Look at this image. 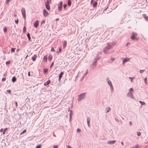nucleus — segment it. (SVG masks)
I'll return each mask as SVG.
<instances>
[{"label":"nucleus","instance_id":"de8ad7c7","mask_svg":"<svg viewBox=\"0 0 148 148\" xmlns=\"http://www.w3.org/2000/svg\"><path fill=\"white\" fill-rule=\"evenodd\" d=\"M51 51H53L54 52L55 51V50L54 49V48L53 47H52L51 48Z\"/></svg>","mask_w":148,"mask_h":148},{"label":"nucleus","instance_id":"338daca9","mask_svg":"<svg viewBox=\"0 0 148 148\" xmlns=\"http://www.w3.org/2000/svg\"><path fill=\"white\" fill-rule=\"evenodd\" d=\"M61 51V48H60L59 49V51L60 52Z\"/></svg>","mask_w":148,"mask_h":148},{"label":"nucleus","instance_id":"5fc2aeb1","mask_svg":"<svg viewBox=\"0 0 148 148\" xmlns=\"http://www.w3.org/2000/svg\"><path fill=\"white\" fill-rule=\"evenodd\" d=\"M144 70H140V73H142V72H143V71H144Z\"/></svg>","mask_w":148,"mask_h":148},{"label":"nucleus","instance_id":"a18cd8bd","mask_svg":"<svg viewBox=\"0 0 148 148\" xmlns=\"http://www.w3.org/2000/svg\"><path fill=\"white\" fill-rule=\"evenodd\" d=\"M147 78H146L145 79H144V81H145V84H147Z\"/></svg>","mask_w":148,"mask_h":148},{"label":"nucleus","instance_id":"72a5a7b5","mask_svg":"<svg viewBox=\"0 0 148 148\" xmlns=\"http://www.w3.org/2000/svg\"><path fill=\"white\" fill-rule=\"evenodd\" d=\"M26 32V27L24 26L23 27V32Z\"/></svg>","mask_w":148,"mask_h":148},{"label":"nucleus","instance_id":"c03bdc74","mask_svg":"<svg viewBox=\"0 0 148 148\" xmlns=\"http://www.w3.org/2000/svg\"><path fill=\"white\" fill-rule=\"evenodd\" d=\"M141 135V133L140 132H138L137 133V135L138 136H140Z\"/></svg>","mask_w":148,"mask_h":148},{"label":"nucleus","instance_id":"dca6fc26","mask_svg":"<svg viewBox=\"0 0 148 148\" xmlns=\"http://www.w3.org/2000/svg\"><path fill=\"white\" fill-rule=\"evenodd\" d=\"M50 82V80H48L47 82H45L44 84V85L46 86L48 85Z\"/></svg>","mask_w":148,"mask_h":148},{"label":"nucleus","instance_id":"8fccbe9b","mask_svg":"<svg viewBox=\"0 0 148 148\" xmlns=\"http://www.w3.org/2000/svg\"><path fill=\"white\" fill-rule=\"evenodd\" d=\"M91 67L92 69H94L95 67H94V65L93 64H92V65L91 66Z\"/></svg>","mask_w":148,"mask_h":148},{"label":"nucleus","instance_id":"e2e57ef3","mask_svg":"<svg viewBox=\"0 0 148 148\" xmlns=\"http://www.w3.org/2000/svg\"><path fill=\"white\" fill-rule=\"evenodd\" d=\"M3 131V129H2V128L1 129V130H0V132H2Z\"/></svg>","mask_w":148,"mask_h":148},{"label":"nucleus","instance_id":"0e129e2a","mask_svg":"<svg viewBox=\"0 0 148 148\" xmlns=\"http://www.w3.org/2000/svg\"><path fill=\"white\" fill-rule=\"evenodd\" d=\"M93 0H91V3L92 4V3H93Z\"/></svg>","mask_w":148,"mask_h":148},{"label":"nucleus","instance_id":"7c9ffc66","mask_svg":"<svg viewBox=\"0 0 148 148\" xmlns=\"http://www.w3.org/2000/svg\"><path fill=\"white\" fill-rule=\"evenodd\" d=\"M110 86L112 90V92H113L114 91V88L112 85H111Z\"/></svg>","mask_w":148,"mask_h":148},{"label":"nucleus","instance_id":"ddd939ff","mask_svg":"<svg viewBox=\"0 0 148 148\" xmlns=\"http://www.w3.org/2000/svg\"><path fill=\"white\" fill-rule=\"evenodd\" d=\"M64 73L63 72H62L60 73L59 74V81H60V80L61 79V78H62V76L63 75Z\"/></svg>","mask_w":148,"mask_h":148},{"label":"nucleus","instance_id":"052dcab7","mask_svg":"<svg viewBox=\"0 0 148 148\" xmlns=\"http://www.w3.org/2000/svg\"><path fill=\"white\" fill-rule=\"evenodd\" d=\"M95 60L94 61V63H95L96 64V63H97V60L96 59H95Z\"/></svg>","mask_w":148,"mask_h":148},{"label":"nucleus","instance_id":"39448f33","mask_svg":"<svg viewBox=\"0 0 148 148\" xmlns=\"http://www.w3.org/2000/svg\"><path fill=\"white\" fill-rule=\"evenodd\" d=\"M62 1H60L58 5V9L59 11H61L62 10Z\"/></svg>","mask_w":148,"mask_h":148},{"label":"nucleus","instance_id":"13d9d810","mask_svg":"<svg viewBox=\"0 0 148 148\" xmlns=\"http://www.w3.org/2000/svg\"><path fill=\"white\" fill-rule=\"evenodd\" d=\"M7 91L10 93H11L10 90H7Z\"/></svg>","mask_w":148,"mask_h":148},{"label":"nucleus","instance_id":"423d86ee","mask_svg":"<svg viewBox=\"0 0 148 148\" xmlns=\"http://www.w3.org/2000/svg\"><path fill=\"white\" fill-rule=\"evenodd\" d=\"M137 34L136 33L132 32V36L131 37L132 39L134 40L135 38L137 36Z\"/></svg>","mask_w":148,"mask_h":148},{"label":"nucleus","instance_id":"864d4df0","mask_svg":"<svg viewBox=\"0 0 148 148\" xmlns=\"http://www.w3.org/2000/svg\"><path fill=\"white\" fill-rule=\"evenodd\" d=\"M58 148V146L56 145H54L53 146V148Z\"/></svg>","mask_w":148,"mask_h":148},{"label":"nucleus","instance_id":"412c9836","mask_svg":"<svg viewBox=\"0 0 148 148\" xmlns=\"http://www.w3.org/2000/svg\"><path fill=\"white\" fill-rule=\"evenodd\" d=\"M67 5L69 6H70L71 5V0H68Z\"/></svg>","mask_w":148,"mask_h":148},{"label":"nucleus","instance_id":"9d476101","mask_svg":"<svg viewBox=\"0 0 148 148\" xmlns=\"http://www.w3.org/2000/svg\"><path fill=\"white\" fill-rule=\"evenodd\" d=\"M106 81L108 82V83L110 86L112 85L111 81L109 79L108 77H107L106 79Z\"/></svg>","mask_w":148,"mask_h":148},{"label":"nucleus","instance_id":"c9c22d12","mask_svg":"<svg viewBox=\"0 0 148 148\" xmlns=\"http://www.w3.org/2000/svg\"><path fill=\"white\" fill-rule=\"evenodd\" d=\"M26 132V130H24L23 131L21 132V133H20V134H22L23 133H25V132Z\"/></svg>","mask_w":148,"mask_h":148},{"label":"nucleus","instance_id":"6e6d98bb","mask_svg":"<svg viewBox=\"0 0 148 148\" xmlns=\"http://www.w3.org/2000/svg\"><path fill=\"white\" fill-rule=\"evenodd\" d=\"M28 75L29 76H30V72L29 71L28 72Z\"/></svg>","mask_w":148,"mask_h":148},{"label":"nucleus","instance_id":"603ef678","mask_svg":"<svg viewBox=\"0 0 148 148\" xmlns=\"http://www.w3.org/2000/svg\"><path fill=\"white\" fill-rule=\"evenodd\" d=\"M129 125L130 126H132V123L131 121L130 122Z\"/></svg>","mask_w":148,"mask_h":148},{"label":"nucleus","instance_id":"f704fd0d","mask_svg":"<svg viewBox=\"0 0 148 148\" xmlns=\"http://www.w3.org/2000/svg\"><path fill=\"white\" fill-rule=\"evenodd\" d=\"M41 145H37L36 147V148H40L41 147Z\"/></svg>","mask_w":148,"mask_h":148},{"label":"nucleus","instance_id":"6e6552de","mask_svg":"<svg viewBox=\"0 0 148 148\" xmlns=\"http://www.w3.org/2000/svg\"><path fill=\"white\" fill-rule=\"evenodd\" d=\"M130 59L128 58H124L123 62V64H124L126 62L129 61Z\"/></svg>","mask_w":148,"mask_h":148},{"label":"nucleus","instance_id":"3c124183","mask_svg":"<svg viewBox=\"0 0 148 148\" xmlns=\"http://www.w3.org/2000/svg\"><path fill=\"white\" fill-rule=\"evenodd\" d=\"M80 129H79V128H78L77 130V132H80Z\"/></svg>","mask_w":148,"mask_h":148},{"label":"nucleus","instance_id":"a19ab883","mask_svg":"<svg viewBox=\"0 0 148 148\" xmlns=\"http://www.w3.org/2000/svg\"><path fill=\"white\" fill-rule=\"evenodd\" d=\"M48 71L47 69H44V72L45 73H46Z\"/></svg>","mask_w":148,"mask_h":148},{"label":"nucleus","instance_id":"4c0bfd02","mask_svg":"<svg viewBox=\"0 0 148 148\" xmlns=\"http://www.w3.org/2000/svg\"><path fill=\"white\" fill-rule=\"evenodd\" d=\"M47 59V58L45 56H44L43 58V60H45V61H46Z\"/></svg>","mask_w":148,"mask_h":148},{"label":"nucleus","instance_id":"9b49d317","mask_svg":"<svg viewBox=\"0 0 148 148\" xmlns=\"http://www.w3.org/2000/svg\"><path fill=\"white\" fill-rule=\"evenodd\" d=\"M90 119L89 117H88L87 119V123L88 126L89 127H90Z\"/></svg>","mask_w":148,"mask_h":148},{"label":"nucleus","instance_id":"0eeeda50","mask_svg":"<svg viewBox=\"0 0 148 148\" xmlns=\"http://www.w3.org/2000/svg\"><path fill=\"white\" fill-rule=\"evenodd\" d=\"M116 141V140H109L107 142V144H114Z\"/></svg>","mask_w":148,"mask_h":148},{"label":"nucleus","instance_id":"bf43d9fd","mask_svg":"<svg viewBox=\"0 0 148 148\" xmlns=\"http://www.w3.org/2000/svg\"><path fill=\"white\" fill-rule=\"evenodd\" d=\"M15 105L17 107V103L16 101H15Z\"/></svg>","mask_w":148,"mask_h":148},{"label":"nucleus","instance_id":"7ed1b4c3","mask_svg":"<svg viewBox=\"0 0 148 148\" xmlns=\"http://www.w3.org/2000/svg\"><path fill=\"white\" fill-rule=\"evenodd\" d=\"M51 2V0H47L46 2L45 3V5L47 10H49L50 9V6L49 5Z\"/></svg>","mask_w":148,"mask_h":148},{"label":"nucleus","instance_id":"c756f323","mask_svg":"<svg viewBox=\"0 0 148 148\" xmlns=\"http://www.w3.org/2000/svg\"><path fill=\"white\" fill-rule=\"evenodd\" d=\"M3 30L5 33L7 31V28L6 27H4Z\"/></svg>","mask_w":148,"mask_h":148},{"label":"nucleus","instance_id":"e433bc0d","mask_svg":"<svg viewBox=\"0 0 148 148\" xmlns=\"http://www.w3.org/2000/svg\"><path fill=\"white\" fill-rule=\"evenodd\" d=\"M10 63V61H7L6 62V64L7 65L8 64H9Z\"/></svg>","mask_w":148,"mask_h":148},{"label":"nucleus","instance_id":"aec40b11","mask_svg":"<svg viewBox=\"0 0 148 148\" xmlns=\"http://www.w3.org/2000/svg\"><path fill=\"white\" fill-rule=\"evenodd\" d=\"M16 79L15 76L13 77L12 79V81L13 82H15L16 81Z\"/></svg>","mask_w":148,"mask_h":148},{"label":"nucleus","instance_id":"09e8293b","mask_svg":"<svg viewBox=\"0 0 148 148\" xmlns=\"http://www.w3.org/2000/svg\"><path fill=\"white\" fill-rule=\"evenodd\" d=\"M54 65V62H53L51 64V66H50V67L51 68L53 65Z\"/></svg>","mask_w":148,"mask_h":148},{"label":"nucleus","instance_id":"5701e85b","mask_svg":"<svg viewBox=\"0 0 148 148\" xmlns=\"http://www.w3.org/2000/svg\"><path fill=\"white\" fill-rule=\"evenodd\" d=\"M88 73V69H87L86 71V73H85L84 74V76L82 77V79H84V77Z\"/></svg>","mask_w":148,"mask_h":148},{"label":"nucleus","instance_id":"58836bf2","mask_svg":"<svg viewBox=\"0 0 148 148\" xmlns=\"http://www.w3.org/2000/svg\"><path fill=\"white\" fill-rule=\"evenodd\" d=\"M63 6H64V9H65L66 8V7L67 6V5L66 4H64V5H63Z\"/></svg>","mask_w":148,"mask_h":148},{"label":"nucleus","instance_id":"49530a36","mask_svg":"<svg viewBox=\"0 0 148 148\" xmlns=\"http://www.w3.org/2000/svg\"><path fill=\"white\" fill-rule=\"evenodd\" d=\"M6 80V78L4 77L2 79V81H4Z\"/></svg>","mask_w":148,"mask_h":148},{"label":"nucleus","instance_id":"4d7b16f0","mask_svg":"<svg viewBox=\"0 0 148 148\" xmlns=\"http://www.w3.org/2000/svg\"><path fill=\"white\" fill-rule=\"evenodd\" d=\"M94 65V67H95L96 66V64L94 63L93 62V63L92 64Z\"/></svg>","mask_w":148,"mask_h":148},{"label":"nucleus","instance_id":"1a4fd4ad","mask_svg":"<svg viewBox=\"0 0 148 148\" xmlns=\"http://www.w3.org/2000/svg\"><path fill=\"white\" fill-rule=\"evenodd\" d=\"M43 14L46 17L48 15V13L47 12L45 9H44L43 10Z\"/></svg>","mask_w":148,"mask_h":148},{"label":"nucleus","instance_id":"4be33fe9","mask_svg":"<svg viewBox=\"0 0 148 148\" xmlns=\"http://www.w3.org/2000/svg\"><path fill=\"white\" fill-rule=\"evenodd\" d=\"M27 36L28 37V38L29 40V41H30V40H31V38H30V34H29V33H27Z\"/></svg>","mask_w":148,"mask_h":148},{"label":"nucleus","instance_id":"f257e3e1","mask_svg":"<svg viewBox=\"0 0 148 148\" xmlns=\"http://www.w3.org/2000/svg\"><path fill=\"white\" fill-rule=\"evenodd\" d=\"M86 94L85 93H83L81 94L78 96L77 99L78 101H80L81 100L85 98Z\"/></svg>","mask_w":148,"mask_h":148},{"label":"nucleus","instance_id":"2f4dec72","mask_svg":"<svg viewBox=\"0 0 148 148\" xmlns=\"http://www.w3.org/2000/svg\"><path fill=\"white\" fill-rule=\"evenodd\" d=\"M11 0H6V3L7 4H8L10 1H11Z\"/></svg>","mask_w":148,"mask_h":148},{"label":"nucleus","instance_id":"ea45409f","mask_svg":"<svg viewBox=\"0 0 148 148\" xmlns=\"http://www.w3.org/2000/svg\"><path fill=\"white\" fill-rule=\"evenodd\" d=\"M129 78L131 80V82H132L134 77H129Z\"/></svg>","mask_w":148,"mask_h":148},{"label":"nucleus","instance_id":"2eb2a0df","mask_svg":"<svg viewBox=\"0 0 148 148\" xmlns=\"http://www.w3.org/2000/svg\"><path fill=\"white\" fill-rule=\"evenodd\" d=\"M143 16L146 21H148V16L145 14H143Z\"/></svg>","mask_w":148,"mask_h":148},{"label":"nucleus","instance_id":"69168bd1","mask_svg":"<svg viewBox=\"0 0 148 148\" xmlns=\"http://www.w3.org/2000/svg\"><path fill=\"white\" fill-rule=\"evenodd\" d=\"M111 59L112 60V62H113L114 60V58H111Z\"/></svg>","mask_w":148,"mask_h":148},{"label":"nucleus","instance_id":"79ce46f5","mask_svg":"<svg viewBox=\"0 0 148 148\" xmlns=\"http://www.w3.org/2000/svg\"><path fill=\"white\" fill-rule=\"evenodd\" d=\"M7 129V128H5L4 129V131L3 132V134H5V132L6 131Z\"/></svg>","mask_w":148,"mask_h":148},{"label":"nucleus","instance_id":"4468645a","mask_svg":"<svg viewBox=\"0 0 148 148\" xmlns=\"http://www.w3.org/2000/svg\"><path fill=\"white\" fill-rule=\"evenodd\" d=\"M127 96L128 97H130L132 99L134 98V97L132 93H128L127 94Z\"/></svg>","mask_w":148,"mask_h":148},{"label":"nucleus","instance_id":"f03ea898","mask_svg":"<svg viewBox=\"0 0 148 148\" xmlns=\"http://www.w3.org/2000/svg\"><path fill=\"white\" fill-rule=\"evenodd\" d=\"M112 47V46L110 45V43L108 44V45L106 47L103 49V52L105 53H108V52L107 51L109 49H110Z\"/></svg>","mask_w":148,"mask_h":148},{"label":"nucleus","instance_id":"c85d7f7f","mask_svg":"<svg viewBox=\"0 0 148 148\" xmlns=\"http://www.w3.org/2000/svg\"><path fill=\"white\" fill-rule=\"evenodd\" d=\"M52 58V56L49 55V56L48 60H49L50 61L51 60Z\"/></svg>","mask_w":148,"mask_h":148},{"label":"nucleus","instance_id":"774afa93","mask_svg":"<svg viewBox=\"0 0 148 148\" xmlns=\"http://www.w3.org/2000/svg\"><path fill=\"white\" fill-rule=\"evenodd\" d=\"M45 23V21L44 20L42 21V23Z\"/></svg>","mask_w":148,"mask_h":148},{"label":"nucleus","instance_id":"473e14b6","mask_svg":"<svg viewBox=\"0 0 148 148\" xmlns=\"http://www.w3.org/2000/svg\"><path fill=\"white\" fill-rule=\"evenodd\" d=\"M110 45L112 46V45L113 46H114L115 45V43L114 42H112V43H110Z\"/></svg>","mask_w":148,"mask_h":148},{"label":"nucleus","instance_id":"20e7f679","mask_svg":"<svg viewBox=\"0 0 148 148\" xmlns=\"http://www.w3.org/2000/svg\"><path fill=\"white\" fill-rule=\"evenodd\" d=\"M22 16L25 19L26 18V14L25 9L24 8H22L21 10Z\"/></svg>","mask_w":148,"mask_h":148},{"label":"nucleus","instance_id":"680f3d73","mask_svg":"<svg viewBox=\"0 0 148 148\" xmlns=\"http://www.w3.org/2000/svg\"><path fill=\"white\" fill-rule=\"evenodd\" d=\"M67 148H71V147L70 146H67Z\"/></svg>","mask_w":148,"mask_h":148},{"label":"nucleus","instance_id":"37998d69","mask_svg":"<svg viewBox=\"0 0 148 148\" xmlns=\"http://www.w3.org/2000/svg\"><path fill=\"white\" fill-rule=\"evenodd\" d=\"M15 23L16 24H18V19H17V20H15Z\"/></svg>","mask_w":148,"mask_h":148},{"label":"nucleus","instance_id":"bb28decb","mask_svg":"<svg viewBox=\"0 0 148 148\" xmlns=\"http://www.w3.org/2000/svg\"><path fill=\"white\" fill-rule=\"evenodd\" d=\"M133 89L132 88H130L129 90V92L128 93H132V92L133 91Z\"/></svg>","mask_w":148,"mask_h":148},{"label":"nucleus","instance_id":"a211bd4d","mask_svg":"<svg viewBox=\"0 0 148 148\" xmlns=\"http://www.w3.org/2000/svg\"><path fill=\"white\" fill-rule=\"evenodd\" d=\"M70 121L72 119V110H70Z\"/></svg>","mask_w":148,"mask_h":148},{"label":"nucleus","instance_id":"cd10ccee","mask_svg":"<svg viewBox=\"0 0 148 148\" xmlns=\"http://www.w3.org/2000/svg\"><path fill=\"white\" fill-rule=\"evenodd\" d=\"M15 48H11V52H14V51H15Z\"/></svg>","mask_w":148,"mask_h":148},{"label":"nucleus","instance_id":"f3484780","mask_svg":"<svg viewBox=\"0 0 148 148\" xmlns=\"http://www.w3.org/2000/svg\"><path fill=\"white\" fill-rule=\"evenodd\" d=\"M36 58H37V55H34V56L32 57V60L34 61H35Z\"/></svg>","mask_w":148,"mask_h":148},{"label":"nucleus","instance_id":"b1692460","mask_svg":"<svg viewBox=\"0 0 148 148\" xmlns=\"http://www.w3.org/2000/svg\"><path fill=\"white\" fill-rule=\"evenodd\" d=\"M66 45V41H64L63 43V47L65 48Z\"/></svg>","mask_w":148,"mask_h":148},{"label":"nucleus","instance_id":"f8f14e48","mask_svg":"<svg viewBox=\"0 0 148 148\" xmlns=\"http://www.w3.org/2000/svg\"><path fill=\"white\" fill-rule=\"evenodd\" d=\"M38 24H39L38 21H36L35 23L34 24V27L36 28L37 27Z\"/></svg>","mask_w":148,"mask_h":148},{"label":"nucleus","instance_id":"a878e982","mask_svg":"<svg viewBox=\"0 0 148 148\" xmlns=\"http://www.w3.org/2000/svg\"><path fill=\"white\" fill-rule=\"evenodd\" d=\"M139 102L141 104V106L140 107H142L143 105L145 104V103L144 102H143L141 101H139Z\"/></svg>","mask_w":148,"mask_h":148},{"label":"nucleus","instance_id":"393cba45","mask_svg":"<svg viewBox=\"0 0 148 148\" xmlns=\"http://www.w3.org/2000/svg\"><path fill=\"white\" fill-rule=\"evenodd\" d=\"M97 5V1H96L95 2L93 5V7H96Z\"/></svg>","mask_w":148,"mask_h":148},{"label":"nucleus","instance_id":"6ab92c4d","mask_svg":"<svg viewBox=\"0 0 148 148\" xmlns=\"http://www.w3.org/2000/svg\"><path fill=\"white\" fill-rule=\"evenodd\" d=\"M111 109V108L110 107H107L106 108V113H107Z\"/></svg>","mask_w":148,"mask_h":148}]
</instances>
